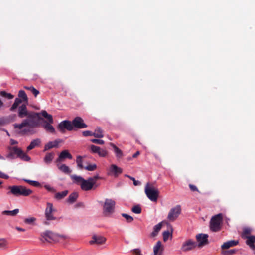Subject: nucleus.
Masks as SVG:
<instances>
[{
  "label": "nucleus",
  "mask_w": 255,
  "mask_h": 255,
  "mask_svg": "<svg viewBox=\"0 0 255 255\" xmlns=\"http://www.w3.org/2000/svg\"><path fill=\"white\" fill-rule=\"evenodd\" d=\"M18 96V97L15 98L13 104L9 109L11 112H15L19 105L22 103L28 104V98L24 91L22 90L19 91Z\"/></svg>",
  "instance_id": "obj_5"
},
{
  "label": "nucleus",
  "mask_w": 255,
  "mask_h": 255,
  "mask_svg": "<svg viewBox=\"0 0 255 255\" xmlns=\"http://www.w3.org/2000/svg\"><path fill=\"white\" fill-rule=\"evenodd\" d=\"M19 210L18 209H15L12 211L4 210L1 212V214L4 215L15 216L19 213Z\"/></svg>",
  "instance_id": "obj_30"
},
{
  "label": "nucleus",
  "mask_w": 255,
  "mask_h": 255,
  "mask_svg": "<svg viewBox=\"0 0 255 255\" xmlns=\"http://www.w3.org/2000/svg\"><path fill=\"white\" fill-rule=\"evenodd\" d=\"M24 88L30 91L31 93L34 95L35 97H36L39 94V91L32 86H25L24 87Z\"/></svg>",
  "instance_id": "obj_35"
},
{
  "label": "nucleus",
  "mask_w": 255,
  "mask_h": 255,
  "mask_svg": "<svg viewBox=\"0 0 255 255\" xmlns=\"http://www.w3.org/2000/svg\"><path fill=\"white\" fill-rule=\"evenodd\" d=\"M246 244L253 250H255V236L246 237Z\"/></svg>",
  "instance_id": "obj_19"
},
{
  "label": "nucleus",
  "mask_w": 255,
  "mask_h": 255,
  "mask_svg": "<svg viewBox=\"0 0 255 255\" xmlns=\"http://www.w3.org/2000/svg\"><path fill=\"white\" fill-rule=\"evenodd\" d=\"M84 168L88 171H94L97 168V165L95 164H89L87 166L85 167Z\"/></svg>",
  "instance_id": "obj_42"
},
{
  "label": "nucleus",
  "mask_w": 255,
  "mask_h": 255,
  "mask_svg": "<svg viewBox=\"0 0 255 255\" xmlns=\"http://www.w3.org/2000/svg\"><path fill=\"white\" fill-rule=\"evenodd\" d=\"M139 155H140V152L137 151L132 155V157L133 158H136Z\"/></svg>",
  "instance_id": "obj_58"
},
{
  "label": "nucleus",
  "mask_w": 255,
  "mask_h": 255,
  "mask_svg": "<svg viewBox=\"0 0 255 255\" xmlns=\"http://www.w3.org/2000/svg\"><path fill=\"white\" fill-rule=\"evenodd\" d=\"M106 238L101 236L93 235L92 240L89 242L90 244H97L98 245H102L105 244Z\"/></svg>",
  "instance_id": "obj_17"
},
{
  "label": "nucleus",
  "mask_w": 255,
  "mask_h": 255,
  "mask_svg": "<svg viewBox=\"0 0 255 255\" xmlns=\"http://www.w3.org/2000/svg\"><path fill=\"white\" fill-rule=\"evenodd\" d=\"M4 106L3 102L0 99V109Z\"/></svg>",
  "instance_id": "obj_61"
},
{
  "label": "nucleus",
  "mask_w": 255,
  "mask_h": 255,
  "mask_svg": "<svg viewBox=\"0 0 255 255\" xmlns=\"http://www.w3.org/2000/svg\"><path fill=\"white\" fill-rule=\"evenodd\" d=\"M7 149L9 151L6 156L7 159H14L16 158H19L24 161H29L31 159V158L28 155L17 146H9L7 147Z\"/></svg>",
  "instance_id": "obj_2"
},
{
  "label": "nucleus",
  "mask_w": 255,
  "mask_h": 255,
  "mask_svg": "<svg viewBox=\"0 0 255 255\" xmlns=\"http://www.w3.org/2000/svg\"><path fill=\"white\" fill-rule=\"evenodd\" d=\"M51 124L52 123H47L46 121H44L43 127L47 131L49 132L50 133H54L55 128L51 125Z\"/></svg>",
  "instance_id": "obj_28"
},
{
  "label": "nucleus",
  "mask_w": 255,
  "mask_h": 255,
  "mask_svg": "<svg viewBox=\"0 0 255 255\" xmlns=\"http://www.w3.org/2000/svg\"><path fill=\"white\" fill-rule=\"evenodd\" d=\"M28 104L22 103L21 105L18 107L17 114L20 118L26 117V119L23 120L20 124H15L14 127L15 128L22 129L23 127H28L31 128L37 127L39 125L40 120L44 121L43 119L40 117V113L34 112H29L28 111L27 105Z\"/></svg>",
  "instance_id": "obj_1"
},
{
  "label": "nucleus",
  "mask_w": 255,
  "mask_h": 255,
  "mask_svg": "<svg viewBox=\"0 0 255 255\" xmlns=\"http://www.w3.org/2000/svg\"><path fill=\"white\" fill-rule=\"evenodd\" d=\"M98 154L100 157H105L107 154V152L106 150L100 148L98 153Z\"/></svg>",
  "instance_id": "obj_46"
},
{
  "label": "nucleus",
  "mask_w": 255,
  "mask_h": 255,
  "mask_svg": "<svg viewBox=\"0 0 255 255\" xmlns=\"http://www.w3.org/2000/svg\"><path fill=\"white\" fill-rule=\"evenodd\" d=\"M61 142L60 140H56L54 141H50L45 145L44 151L49 150L52 148L57 147L58 144Z\"/></svg>",
  "instance_id": "obj_18"
},
{
  "label": "nucleus",
  "mask_w": 255,
  "mask_h": 255,
  "mask_svg": "<svg viewBox=\"0 0 255 255\" xmlns=\"http://www.w3.org/2000/svg\"><path fill=\"white\" fill-rule=\"evenodd\" d=\"M162 235H163V241L164 242H166L168 239V238H169V236H170L171 234H170V233L169 232V231H164Z\"/></svg>",
  "instance_id": "obj_43"
},
{
  "label": "nucleus",
  "mask_w": 255,
  "mask_h": 255,
  "mask_svg": "<svg viewBox=\"0 0 255 255\" xmlns=\"http://www.w3.org/2000/svg\"><path fill=\"white\" fill-rule=\"evenodd\" d=\"M41 143V141L39 139H36L32 140L30 145L27 146V150L29 151L33 149H34L35 147L38 146Z\"/></svg>",
  "instance_id": "obj_25"
},
{
  "label": "nucleus",
  "mask_w": 255,
  "mask_h": 255,
  "mask_svg": "<svg viewBox=\"0 0 255 255\" xmlns=\"http://www.w3.org/2000/svg\"><path fill=\"white\" fill-rule=\"evenodd\" d=\"M89 178L91 180V181L93 182V183L95 185H98V184L96 183V182L98 180L101 179V178L98 175H96L92 177H89Z\"/></svg>",
  "instance_id": "obj_44"
},
{
  "label": "nucleus",
  "mask_w": 255,
  "mask_h": 255,
  "mask_svg": "<svg viewBox=\"0 0 255 255\" xmlns=\"http://www.w3.org/2000/svg\"><path fill=\"white\" fill-rule=\"evenodd\" d=\"M72 159V155L69 153L68 150H64L62 151L59 154L58 157L56 160V162L57 163L61 162L63 161L65 159Z\"/></svg>",
  "instance_id": "obj_16"
},
{
  "label": "nucleus",
  "mask_w": 255,
  "mask_h": 255,
  "mask_svg": "<svg viewBox=\"0 0 255 255\" xmlns=\"http://www.w3.org/2000/svg\"><path fill=\"white\" fill-rule=\"evenodd\" d=\"M54 211L52 204L49 202L47 203V208L45 212V217L47 220H55L56 218L52 215V213Z\"/></svg>",
  "instance_id": "obj_14"
},
{
  "label": "nucleus",
  "mask_w": 255,
  "mask_h": 255,
  "mask_svg": "<svg viewBox=\"0 0 255 255\" xmlns=\"http://www.w3.org/2000/svg\"><path fill=\"white\" fill-rule=\"evenodd\" d=\"M110 145L111 147L113 148L116 157L118 158H121L123 155V152L122 151V150L112 143H110Z\"/></svg>",
  "instance_id": "obj_29"
},
{
  "label": "nucleus",
  "mask_w": 255,
  "mask_h": 255,
  "mask_svg": "<svg viewBox=\"0 0 255 255\" xmlns=\"http://www.w3.org/2000/svg\"><path fill=\"white\" fill-rule=\"evenodd\" d=\"M35 220V218L34 217H31L29 218H26L24 220V222L27 224H31Z\"/></svg>",
  "instance_id": "obj_48"
},
{
  "label": "nucleus",
  "mask_w": 255,
  "mask_h": 255,
  "mask_svg": "<svg viewBox=\"0 0 255 255\" xmlns=\"http://www.w3.org/2000/svg\"><path fill=\"white\" fill-rule=\"evenodd\" d=\"M40 114L42 115V116L43 117H44L45 119H47V120L48 121V122H47V123H53V119L52 116L50 114H48V113L46 111H45V110L42 111Z\"/></svg>",
  "instance_id": "obj_32"
},
{
  "label": "nucleus",
  "mask_w": 255,
  "mask_h": 255,
  "mask_svg": "<svg viewBox=\"0 0 255 255\" xmlns=\"http://www.w3.org/2000/svg\"><path fill=\"white\" fill-rule=\"evenodd\" d=\"M58 169L65 174H69L71 172V170L70 169L69 167L64 164L59 166Z\"/></svg>",
  "instance_id": "obj_34"
},
{
  "label": "nucleus",
  "mask_w": 255,
  "mask_h": 255,
  "mask_svg": "<svg viewBox=\"0 0 255 255\" xmlns=\"http://www.w3.org/2000/svg\"><path fill=\"white\" fill-rule=\"evenodd\" d=\"M78 197V194L77 192L72 193L67 199V202L69 204L74 203Z\"/></svg>",
  "instance_id": "obj_26"
},
{
  "label": "nucleus",
  "mask_w": 255,
  "mask_h": 255,
  "mask_svg": "<svg viewBox=\"0 0 255 255\" xmlns=\"http://www.w3.org/2000/svg\"><path fill=\"white\" fill-rule=\"evenodd\" d=\"M60 237H62V236L47 230L40 234V237L39 239L43 243H51L52 242H57Z\"/></svg>",
  "instance_id": "obj_6"
},
{
  "label": "nucleus",
  "mask_w": 255,
  "mask_h": 255,
  "mask_svg": "<svg viewBox=\"0 0 255 255\" xmlns=\"http://www.w3.org/2000/svg\"><path fill=\"white\" fill-rule=\"evenodd\" d=\"M82 134L84 136H93V132L87 130L83 131Z\"/></svg>",
  "instance_id": "obj_49"
},
{
  "label": "nucleus",
  "mask_w": 255,
  "mask_h": 255,
  "mask_svg": "<svg viewBox=\"0 0 255 255\" xmlns=\"http://www.w3.org/2000/svg\"><path fill=\"white\" fill-rule=\"evenodd\" d=\"M68 190H64L60 192H57L55 194L54 197L57 200H61L67 195Z\"/></svg>",
  "instance_id": "obj_31"
},
{
  "label": "nucleus",
  "mask_w": 255,
  "mask_h": 255,
  "mask_svg": "<svg viewBox=\"0 0 255 255\" xmlns=\"http://www.w3.org/2000/svg\"><path fill=\"white\" fill-rule=\"evenodd\" d=\"M10 144L12 145L18 144V142L17 141H16L14 139H10Z\"/></svg>",
  "instance_id": "obj_56"
},
{
  "label": "nucleus",
  "mask_w": 255,
  "mask_h": 255,
  "mask_svg": "<svg viewBox=\"0 0 255 255\" xmlns=\"http://www.w3.org/2000/svg\"><path fill=\"white\" fill-rule=\"evenodd\" d=\"M99 185H95L91 180L88 178L87 179H84L81 184V188L85 191L95 189L98 187Z\"/></svg>",
  "instance_id": "obj_11"
},
{
  "label": "nucleus",
  "mask_w": 255,
  "mask_h": 255,
  "mask_svg": "<svg viewBox=\"0 0 255 255\" xmlns=\"http://www.w3.org/2000/svg\"><path fill=\"white\" fill-rule=\"evenodd\" d=\"M31 185L35 186V187H38V186H40V183L37 181H33V182H32Z\"/></svg>",
  "instance_id": "obj_54"
},
{
  "label": "nucleus",
  "mask_w": 255,
  "mask_h": 255,
  "mask_svg": "<svg viewBox=\"0 0 255 255\" xmlns=\"http://www.w3.org/2000/svg\"><path fill=\"white\" fill-rule=\"evenodd\" d=\"M223 221V215L219 213L213 216L210 221V229L213 232H218L221 230Z\"/></svg>",
  "instance_id": "obj_4"
},
{
  "label": "nucleus",
  "mask_w": 255,
  "mask_h": 255,
  "mask_svg": "<svg viewBox=\"0 0 255 255\" xmlns=\"http://www.w3.org/2000/svg\"><path fill=\"white\" fill-rule=\"evenodd\" d=\"M23 180L26 182V183L31 185L32 182H33L32 180H28V179H23Z\"/></svg>",
  "instance_id": "obj_59"
},
{
  "label": "nucleus",
  "mask_w": 255,
  "mask_h": 255,
  "mask_svg": "<svg viewBox=\"0 0 255 255\" xmlns=\"http://www.w3.org/2000/svg\"><path fill=\"white\" fill-rule=\"evenodd\" d=\"M93 136L96 138H102L104 136L103 131L100 127H97L94 132H93Z\"/></svg>",
  "instance_id": "obj_33"
},
{
  "label": "nucleus",
  "mask_w": 255,
  "mask_h": 255,
  "mask_svg": "<svg viewBox=\"0 0 255 255\" xmlns=\"http://www.w3.org/2000/svg\"><path fill=\"white\" fill-rule=\"evenodd\" d=\"M197 246L196 242L192 240H188L183 243L181 250L183 252H187L195 248Z\"/></svg>",
  "instance_id": "obj_12"
},
{
  "label": "nucleus",
  "mask_w": 255,
  "mask_h": 255,
  "mask_svg": "<svg viewBox=\"0 0 255 255\" xmlns=\"http://www.w3.org/2000/svg\"><path fill=\"white\" fill-rule=\"evenodd\" d=\"M73 127L79 129L84 128L87 127V125L84 123L83 120L80 117H75L72 121Z\"/></svg>",
  "instance_id": "obj_13"
},
{
  "label": "nucleus",
  "mask_w": 255,
  "mask_h": 255,
  "mask_svg": "<svg viewBox=\"0 0 255 255\" xmlns=\"http://www.w3.org/2000/svg\"><path fill=\"white\" fill-rule=\"evenodd\" d=\"M126 176L129 178L130 180L133 181L134 185L138 186L141 184V182L139 181L136 180L134 178L129 175H126Z\"/></svg>",
  "instance_id": "obj_45"
},
{
  "label": "nucleus",
  "mask_w": 255,
  "mask_h": 255,
  "mask_svg": "<svg viewBox=\"0 0 255 255\" xmlns=\"http://www.w3.org/2000/svg\"><path fill=\"white\" fill-rule=\"evenodd\" d=\"M131 211L136 214H140L141 212V208L139 205L134 206L131 209Z\"/></svg>",
  "instance_id": "obj_38"
},
{
  "label": "nucleus",
  "mask_w": 255,
  "mask_h": 255,
  "mask_svg": "<svg viewBox=\"0 0 255 255\" xmlns=\"http://www.w3.org/2000/svg\"><path fill=\"white\" fill-rule=\"evenodd\" d=\"M208 236L207 234H199L196 235V240L199 243L198 246L201 247L208 243Z\"/></svg>",
  "instance_id": "obj_15"
},
{
  "label": "nucleus",
  "mask_w": 255,
  "mask_h": 255,
  "mask_svg": "<svg viewBox=\"0 0 255 255\" xmlns=\"http://www.w3.org/2000/svg\"><path fill=\"white\" fill-rule=\"evenodd\" d=\"M115 202L111 199H106L103 206V213L105 216H109L114 212Z\"/></svg>",
  "instance_id": "obj_8"
},
{
  "label": "nucleus",
  "mask_w": 255,
  "mask_h": 255,
  "mask_svg": "<svg viewBox=\"0 0 255 255\" xmlns=\"http://www.w3.org/2000/svg\"><path fill=\"white\" fill-rule=\"evenodd\" d=\"M71 178L73 183L79 185L81 186V183L83 182L84 179L81 176L76 175H72L71 176Z\"/></svg>",
  "instance_id": "obj_27"
},
{
  "label": "nucleus",
  "mask_w": 255,
  "mask_h": 255,
  "mask_svg": "<svg viewBox=\"0 0 255 255\" xmlns=\"http://www.w3.org/2000/svg\"><path fill=\"white\" fill-rule=\"evenodd\" d=\"M253 229L250 227H246L243 229V231L241 234V237L243 239H246V237H250L252 235V233Z\"/></svg>",
  "instance_id": "obj_22"
},
{
  "label": "nucleus",
  "mask_w": 255,
  "mask_h": 255,
  "mask_svg": "<svg viewBox=\"0 0 255 255\" xmlns=\"http://www.w3.org/2000/svg\"><path fill=\"white\" fill-rule=\"evenodd\" d=\"M236 251H237L235 249H231L226 251L225 253L228 255H232L235 254Z\"/></svg>",
  "instance_id": "obj_51"
},
{
  "label": "nucleus",
  "mask_w": 255,
  "mask_h": 255,
  "mask_svg": "<svg viewBox=\"0 0 255 255\" xmlns=\"http://www.w3.org/2000/svg\"><path fill=\"white\" fill-rule=\"evenodd\" d=\"M54 153L53 152L47 153L44 158V161L46 164H49L52 161L54 157Z\"/></svg>",
  "instance_id": "obj_24"
},
{
  "label": "nucleus",
  "mask_w": 255,
  "mask_h": 255,
  "mask_svg": "<svg viewBox=\"0 0 255 255\" xmlns=\"http://www.w3.org/2000/svg\"><path fill=\"white\" fill-rule=\"evenodd\" d=\"M0 96L2 97L5 98L7 99H12L14 98V95L10 93H8L5 91H1L0 92Z\"/></svg>",
  "instance_id": "obj_37"
},
{
  "label": "nucleus",
  "mask_w": 255,
  "mask_h": 255,
  "mask_svg": "<svg viewBox=\"0 0 255 255\" xmlns=\"http://www.w3.org/2000/svg\"><path fill=\"white\" fill-rule=\"evenodd\" d=\"M9 176L0 171V178L7 179L9 178Z\"/></svg>",
  "instance_id": "obj_52"
},
{
  "label": "nucleus",
  "mask_w": 255,
  "mask_h": 255,
  "mask_svg": "<svg viewBox=\"0 0 255 255\" xmlns=\"http://www.w3.org/2000/svg\"><path fill=\"white\" fill-rule=\"evenodd\" d=\"M90 148L91 152L93 153L98 154L99 150L100 149V147H99V146H95L94 145H91L90 146Z\"/></svg>",
  "instance_id": "obj_41"
},
{
  "label": "nucleus",
  "mask_w": 255,
  "mask_h": 255,
  "mask_svg": "<svg viewBox=\"0 0 255 255\" xmlns=\"http://www.w3.org/2000/svg\"><path fill=\"white\" fill-rule=\"evenodd\" d=\"M8 243L7 241L3 238H0V248H6Z\"/></svg>",
  "instance_id": "obj_40"
},
{
  "label": "nucleus",
  "mask_w": 255,
  "mask_h": 255,
  "mask_svg": "<svg viewBox=\"0 0 255 255\" xmlns=\"http://www.w3.org/2000/svg\"><path fill=\"white\" fill-rule=\"evenodd\" d=\"M133 253L135 254L136 255H141V251L139 249H135L133 250Z\"/></svg>",
  "instance_id": "obj_53"
},
{
  "label": "nucleus",
  "mask_w": 255,
  "mask_h": 255,
  "mask_svg": "<svg viewBox=\"0 0 255 255\" xmlns=\"http://www.w3.org/2000/svg\"><path fill=\"white\" fill-rule=\"evenodd\" d=\"M121 215L122 217H124L126 219V221L128 223H131L133 220V218L127 214L122 213Z\"/></svg>",
  "instance_id": "obj_39"
},
{
  "label": "nucleus",
  "mask_w": 255,
  "mask_h": 255,
  "mask_svg": "<svg viewBox=\"0 0 255 255\" xmlns=\"http://www.w3.org/2000/svg\"><path fill=\"white\" fill-rule=\"evenodd\" d=\"M189 187L190 189V190L192 191H197V192H199V190L198 189L197 187L195 186V185H194L193 184H190L189 185Z\"/></svg>",
  "instance_id": "obj_50"
},
{
  "label": "nucleus",
  "mask_w": 255,
  "mask_h": 255,
  "mask_svg": "<svg viewBox=\"0 0 255 255\" xmlns=\"http://www.w3.org/2000/svg\"><path fill=\"white\" fill-rule=\"evenodd\" d=\"M57 128L62 133H64L66 130L71 131L73 129L72 123L68 120H64L58 124Z\"/></svg>",
  "instance_id": "obj_10"
},
{
  "label": "nucleus",
  "mask_w": 255,
  "mask_h": 255,
  "mask_svg": "<svg viewBox=\"0 0 255 255\" xmlns=\"http://www.w3.org/2000/svg\"><path fill=\"white\" fill-rule=\"evenodd\" d=\"M91 141L94 143L102 145L104 143V141L103 140L93 139L91 140Z\"/></svg>",
  "instance_id": "obj_47"
},
{
  "label": "nucleus",
  "mask_w": 255,
  "mask_h": 255,
  "mask_svg": "<svg viewBox=\"0 0 255 255\" xmlns=\"http://www.w3.org/2000/svg\"><path fill=\"white\" fill-rule=\"evenodd\" d=\"M83 157L81 156H78L76 158V163L77 164V166L78 168L80 169H82L84 167L83 165Z\"/></svg>",
  "instance_id": "obj_36"
},
{
  "label": "nucleus",
  "mask_w": 255,
  "mask_h": 255,
  "mask_svg": "<svg viewBox=\"0 0 255 255\" xmlns=\"http://www.w3.org/2000/svg\"><path fill=\"white\" fill-rule=\"evenodd\" d=\"M44 224L46 225H48L49 223L47 221H45V222H44Z\"/></svg>",
  "instance_id": "obj_64"
},
{
  "label": "nucleus",
  "mask_w": 255,
  "mask_h": 255,
  "mask_svg": "<svg viewBox=\"0 0 255 255\" xmlns=\"http://www.w3.org/2000/svg\"><path fill=\"white\" fill-rule=\"evenodd\" d=\"M27 131H27V130H26V129H24V130H23L22 131V132H23V133H26Z\"/></svg>",
  "instance_id": "obj_63"
},
{
  "label": "nucleus",
  "mask_w": 255,
  "mask_h": 255,
  "mask_svg": "<svg viewBox=\"0 0 255 255\" xmlns=\"http://www.w3.org/2000/svg\"><path fill=\"white\" fill-rule=\"evenodd\" d=\"M8 189L9 191L7 192V194H12L16 197L28 196L32 193L31 190L21 185L10 186L8 187Z\"/></svg>",
  "instance_id": "obj_3"
},
{
  "label": "nucleus",
  "mask_w": 255,
  "mask_h": 255,
  "mask_svg": "<svg viewBox=\"0 0 255 255\" xmlns=\"http://www.w3.org/2000/svg\"><path fill=\"white\" fill-rule=\"evenodd\" d=\"M162 225L161 222L159 223L158 224L154 226L153 227V231L151 233L150 236L151 237H154L158 235L159 232L160 231L162 228Z\"/></svg>",
  "instance_id": "obj_23"
},
{
  "label": "nucleus",
  "mask_w": 255,
  "mask_h": 255,
  "mask_svg": "<svg viewBox=\"0 0 255 255\" xmlns=\"http://www.w3.org/2000/svg\"><path fill=\"white\" fill-rule=\"evenodd\" d=\"M45 188L50 191L55 192V189L52 187H49L48 186H45Z\"/></svg>",
  "instance_id": "obj_57"
},
{
  "label": "nucleus",
  "mask_w": 255,
  "mask_h": 255,
  "mask_svg": "<svg viewBox=\"0 0 255 255\" xmlns=\"http://www.w3.org/2000/svg\"><path fill=\"white\" fill-rule=\"evenodd\" d=\"M16 229L19 231H22V232H24L25 231V230L24 229H23L22 228H20V227H16Z\"/></svg>",
  "instance_id": "obj_60"
},
{
  "label": "nucleus",
  "mask_w": 255,
  "mask_h": 255,
  "mask_svg": "<svg viewBox=\"0 0 255 255\" xmlns=\"http://www.w3.org/2000/svg\"><path fill=\"white\" fill-rule=\"evenodd\" d=\"M145 193L149 200L153 202L157 201L159 192L153 185L147 183L145 187Z\"/></svg>",
  "instance_id": "obj_7"
},
{
  "label": "nucleus",
  "mask_w": 255,
  "mask_h": 255,
  "mask_svg": "<svg viewBox=\"0 0 255 255\" xmlns=\"http://www.w3.org/2000/svg\"><path fill=\"white\" fill-rule=\"evenodd\" d=\"M110 172L113 173L115 176H118L119 174L122 173V169L118 167L115 164H112L110 166Z\"/></svg>",
  "instance_id": "obj_20"
},
{
  "label": "nucleus",
  "mask_w": 255,
  "mask_h": 255,
  "mask_svg": "<svg viewBox=\"0 0 255 255\" xmlns=\"http://www.w3.org/2000/svg\"><path fill=\"white\" fill-rule=\"evenodd\" d=\"M239 243L238 241L231 240L225 242L222 246L221 248L222 249H227L230 247L235 246Z\"/></svg>",
  "instance_id": "obj_21"
},
{
  "label": "nucleus",
  "mask_w": 255,
  "mask_h": 255,
  "mask_svg": "<svg viewBox=\"0 0 255 255\" xmlns=\"http://www.w3.org/2000/svg\"><path fill=\"white\" fill-rule=\"evenodd\" d=\"M5 124V120L2 118H0V126H3Z\"/></svg>",
  "instance_id": "obj_55"
},
{
  "label": "nucleus",
  "mask_w": 255,
  "mask_h": 255,
  "mask_svg": "<svg viewBox=\"0 0 255 255\" xmlns=\"http://www.w3.org/2000/svg\"><path fill=\"white\" fill-rule=\"evenodd\" d=\"M0 159H1V160H4L5 159H4L3 156H2V155H1L0 154Z\"/></svg>",
  "instance_id": "obj_62"
},
{
  "label": "nucleus",
  "mask_w": 255,
  "mask_h": 255,
  "mask_svg": "<svg viewBox=\"0 0 255 255\" xmlns=\"http://www.w3.org/2000/svg\"><path fill=\"white\" fill-rule=\"evenodd\" d=\"M181 208L180 205H177L170 209L167 219L169 221H174L181 213Z\"/></svg>",
  "instance_id": "obj_9"
}]
</instances>
